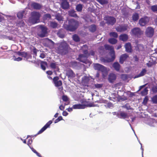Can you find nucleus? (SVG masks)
Wrapping results in <instances>:
<instances>
[{
  "mask_svg": "<svg viewBox=\"0 0 157 157\" xmlns=\"http://www.w3.org/2000/svg\"><path fill=\"white\" fill-rule=\"evenodd\" d=\"M101 5H104L108 3V2L106 0H96Z\"/></svg>",
  "mask_w": 157,
  "mask_h": 157,
  "instance_id": "obj_45",
  "label": "nucleus"
},
{
  "mask_svg": "<svg viewBox=\"0 0 157 157\" xmlns=\"http://www.w3.org/2000/svg\"><path fill=\"white\" fill-rule=\"evenodd\" d=\"M68 23H64L63 27L66 30L73 32L76 30L79 25L78 22L74 19H71L68 20Z\"/></svg>",
  "mask_w": 157,
  "mask_h": 157,
  "instance_id": "obj_1",
  "label": "nucleus"
},
{
  "mask_svg": "<svg viewBox=\"0 0 157 157\" xmlns=\"http://www.w3.org/2000/svg\"><path fill=\"white\" fill-rule=\"evenodd\" d=\"M83 6L82 4H78L76 6V10L77 11L81 12L82 10Z\"/></svg>",
  "mask_w": 157,
  "mask_h": 157,
  "instance_id": "obj_33",
  "label": "nucleus"
},
{
  "mask_svg": "<svg viewBox=\"0 0 157 157\" xmlns=\"http://www.w3.org/2000/svg\"><path fill=\"white\" fill-rule=\"evenodd\" d=\"M62 99L64 101H67L68 100V98L66 95H63L62 96Z\"/></svg>",
  "mask_w": 157,
  "mask_h": 157,
  "instance_id": "obj_53",
  "label": "nucleus"
},
{
  "mask_svg": "<svg viewBox=\"0 0 157 157\" xmlns=\"http://www.w3.org/2000/svg\"><path fill=\"white\" fill-rule=\"evenodd\" d=\"M128 56L126 54H124L121 55L120 58V62L121 64H123L124 61L128 57Z\"/></svg>",
  "mask_w": 157,
  "mask_h": 157,
  "instance_id": "obj_25",
  "label": "nucleus"
},
{
  "mask_svg": "<svg viewBox=\"0 0 157 157\" xmlns=\"http://www.w3.org/2000/svg\"><path fill=\"white\" fill-rule=\"evenodd\" d=\"M143 33V31L138 27H135L132 29L130 32L132 36L138 38L140 37Z\"/></svg>",
  "mask_w": 157,
  "mask_h": 157,
  "instance_id": "obj_8",
  "label": "nucleus"
},
{
  "mask_svg": "<svg viewBox=\"0 0 157 157\" xmlns=\"http://www.w3.org/2000/svg\"><path fill=\"white\" fill-rule=\"evenodd\" d=\"M89 55H90L92 56H93L94 55V52L93 51H92L90 52V53H89Z\"/></svg>",
  "mask_w": 157,
  "mask_h": 157,
  "instance_id": "obj_63",
  "label": "nucleus"
},
{
  "mask_svg": "<svg viewBox=\"0 0 157 157\" xmlns=\"http://www.w3.org/2000/svg\"><path fill=\"white\" fill-rule=\"evenodd\" d=\"M148 21L149 20L147 17H142L140 19L139 23L140 26H143L147 24Z\"/></svg>",
  "mask_w": 157,
  "mask_h": 157,
  "instance_id": "obj_14",
  "label": "nucleus"
},
{
  "mask_svg": "<svg viewBox=\"0 0 157 157\" xmlns=\"http://www.w3.org/2000/svg\"><path fill=\"white\" fill-rule=\"evenodd\" d=\"M69 16L73 17H77V15L75 11L73 9L71 10L68 11Z\"/></svg>",
  "mask_w": 157,
  "mask_h": 157,
  "instance_id": "obj_27",
  "label": "nucleus"
},
{
  "mask_svg": "<svg viewBox=\"0 0 157 157\" xmlns=\"http://www.w3.org/2000/svg\"><path fill=\"white\" fill-rule=\"evenodd\" d=\"M121 78L123 80H125L127 78V76L126 75L122 74L121 75Z\"/></svg>",
  "mask_w": 157,
  "mask_h": 157,
  "instance_id": "obj_52",
  "label": "nucleus"
},
{
  "mask_svg": "<svg viewBox=\"0 0 157 157\" xmlns=\"http://www.w3.org/2000/svg\"><path fill=\"white\" fill-rule=\"evenodd\" d=\"M40 16L39 12L33 11L31 13V17L29 18V20L33 24L36 23L39 21Z\"/></svg>",
  "mask_w": 157,
  "mask_h": 157,
  "instance_id": "obj_6",
  "label": "nucleus"
},
{
  "mask_svg": "<svg viewBox=\"0 0 157 157\" xmlns=\"http://www.w3.org/2000/svg\"><path fill=\"white\" fill-rule=\"evenodd\" d=\"M148 90L147 88H145L141 92V94L142 96H145L147 94Z\"/></svg>",
  "mask_w": 157,
  "mask_h": 157,
  "instance_id": "obj_43",
  "label": "nucleus"
},
{
  "mask_svg": "<svg viewBox=\"0 0 157 157\" xmlns=\"http://www.w3.org/2000/svg\"><path fill=\"white\" fill-rule=\"evenodd\" d=\"M45 57V55L43 53H41L40 56V57L42 59L44 58Z\"/></svg>",
  "mask_w": 157,
  "mask_h": 157,
  "instance_id": "obj_59",
  "label": "nucleus"
},
{
  "mask_svg": "<svg viewBox=\"0 0 157 157\" xmlns=\"http://www.w3.org/2000/svg\"><path fill=\"white\" fill-rule=\"evenodd\" d=\"M127 29L128 25H124L117 27L116 28V30L117 32H121L126 30Z\"/></svg>",
  "mask_w": 157,
  "mask_h": 157,
  "instance_id": "obj_18",
  "label": "nucleus"
},
{
  "mask_svg": "<svg viewBox=\"0 0 157 157\" xmlns=\"http://www.w3.org/2000/svg\"><path fill=\"white\" fill-rule=\"evenodd\" d=\"M94 67L95 70L101 71L102 72V77L104 78L107 75L108 70L102 65L99 63H95Z\"/></svg>",
  "mask_w": 157,
  "mask_h": 157,
  "instance_id": "obj_5",
  "label": "nucleus"
},
{
  "mask_svg": "<svg viewBox=\"0 0 157 157\" xmlns=\"http://www.w3.org/2000/svg\"><path fill=\"white\" fill-rule=\"evenodd\" d=\"M27 13V11L26 9L21 10L17 13V17L19 19H21L25 17V16Z\"/></svg>",
  "mask_w": 157,
  "mask_h": 157,
  "instance_id": "obj_16",
  "label": "nucleus"
},
{
  "mask_svg": "<svg viewBox=\"0 0 157 157\" xmlns=\"http://www.w3.org/2000/svg\"><path fill=\"white\" fill-rule=\"evenodd\" d=\"M13 59L14 61H21L22 60V58L20 57H16L15 56H13Z\"/></svg>",
  "mask_w": 157,
  "mask_h": 157,
  "instance_id": "obj_48",
  "label": "nucleus"
},
{
  "mask_svg": "<svg viewBox=\"0 0 157 157\" xmlns=\"http://www.w3.org/2000/svg\"><path fill=\"white\" fill-rule=\"evenodd\" d=\"M40 64L41 68L43 70H45L46 69V66L47 65V62L45 61H41Z\"/></svg>",
  "mask_w": 157,
  "mask_h": 157,
  "instance_id": "obj_36",
  "label": "nucleus"
},
{
  "mask_svg": "<svg viewBox=\"0 0 157 157\" xmlns=\"http://www.w3.org/2000/svg\"><path fill=\"white\" fill-rule=\"evenodd\" d=\"M104 47L106 50L110 51L109 53L111 57V58L109 61L111 62L113 61L115 58V55L113 47L108 44L105 45Z\"/></svg>",
  "mask_w": 157,
  "mask_h": 157,
  "instance_id": "obj_9",
  "label": "nucleus"
},
{
  "mask_svg": "<svg viewBox=\"0 0 157 157\" xmlns=\"http://www.w3.org/2000/svg\"><path fill=\"white\" fill-rule=\"evenodd\" d=\"M82 48V49L84 48H86V50H83V54L79 55L77 59L81 62L88 64L89 66H90L91 64V62L87 59V57L89 56V54L86 49L87 48V46L84 45Z\"/></svg>",
  "mask_w": 157,
  "mask_h": 157,
  "instance_id": "obj_2",
  "label": "nucleus"
},
{
  "mask_svg": "<svg viewBox=\"0 0 157 157\" xmlns=\"http://www.w3.org/2000/svg\"><path fill=\"white\" fill-rule=\"evenodd\" d=\"M139 143H140V144L141 145V149L142 150V157H143V151H144V149H143L142 148V144L141 143H140V141L139 140Z\"/></svg>",
  "mask_w": 157,
  "mask_h": 157,
  "instance_id": "obj_61",
  "label": "nucleus"
},
{
  "mask_svg": "<svg viewBox=\"0 0 157 157\" xmlns=\"http://www.w3.org/2000/svg\"><path fill=\"white\" fill-rule=\"evenodd\" d=\"M108 41L110 43L112 44H114L117 43V40L114 38H111L109 39Z\"/></svg>",
  "mask_w": 157,
  "mask_h": 157,
  "instance_id": "obj_34",
  "label": "nucleus"
},
{
  "mask_svg": "<svg viewBox=\"0 0 157 157\" xmlns=\"http://www.w3.org/2000/svg\"><path fill=\"white\" fill-rule=\"evenodd\" d=\"M78 64L76 61H72L70 63V66L73 68H75L78 65Z\"/></svg>",
  "mask_w": 157,
  "mask_h": 157,
  "instance_id": "obj_39",
  "label": "nucleus"
},
{
  "mask_svg": "<svg viewBox=\"0 0 157 157\" xmlns=\"http://www.w3.org/2000/svg\"><path fill=\"white\" fill-rule=\"evenodd\" d=\"M46 73L48 75H52V72L50 71H47L46 72Z\"/></svg>",
  "mask_w": 157,
  "mask_h": 157,
  "instance_id": "obj_60",
  "label": "nucleus"
},
{
  "mask_svg": "<svg viewBox=\"0 0 157 157\" xmlns=\"http://www.w3.org/2000/svg\"><path fill=\"white\" fill-rule=\"evenodd\" d=\"M73 40L76 42H78L80 40V39L78 36L76 34L74 35L73 36Z\"/></svg>",
  "mask_w": 157,
  "mask_h": 157,
  "instance_id": "obj_41",
  "label": "nucleus"
},
{
  "mask_svg": "<svg viewBox=\"0 0 157 157\" xmlns=\"http://www.w3.org/2000/svg\"><path fill=\"white\" fill-rule=\"evenodd\" d=\"M52 122L51 120L49 121L38 132L37 135L40 134L44 132L47 128L49 127Z\"/></svg>",
  "mask_w": 157,
  "mask_h": 157,
  "instance_id": "obj_15",
  "label": "nucleus"
},
{
  "mask_svg": "<svg viewBox=\"0 0 157 157\" xmlns=\"http://www.w3.org/2000/svg\"><path fill=\"white\" fill-rule=\"evenodd\" d=\"M52 69H55L56 68V63H52L50 65Z\"/></svg>",
  "mask_w": 157,
  "mask_h": 157,
  "instance_id": "obj_50",
  "label": "nucleus"
},
{
  "mask_svg": "<svg viewBox=\"0 0 157 157\" xmlns=\"http://www.w3.org/2000/svg\"><path fill=\"white\" fill-rule=\"evenodd\" d=\"M123 107L126 108L128 110L130 109V106L126 104L124 105L123 106Z\"/></svg>",
  "mask_w": 157,
  "mask_h": 157,
  "instance_id": "obj_55",
  "label": "nucleus"
},
{
  "mask_svg": "<svg viewBox=\"0 0 157 157\" xmlns=\"http://www.w3.org/2000/svg\"><path fill=\"white\" fill-rule=\"evenodd\" d=\"M43 18L44 20H49L51 18V15L50 14H46L44 15Z\"/></svg>",
  "mask_w": 157,
  "mask_h": 157,
  "instance_id": "obj_42",
  "label": "nucleus"
},
{
  "mask_svg": "<svg viewBox=\"0 0 157 157\" xmlns=\"http://www.w3.org/2000/svg\"><path fill=\"white\" fill-rule=\"evenodd\" d=\"M31 6L34 9L36 10H40L42 7V6L41 4L35 2L32 3Z\"/></svg>",
  "mask_w": 157,
  "mask_h": 157,
  "instance_id": "obj_20",
  "label": "nucleus"
},
{
  "mask_svg": "<svg viewBox=\"0 0 157 157\" xmlns=\"http://www.w3.org/2000/svg\"><path fill=\"white\" fill-rule=\"evenodd\" d=\"M58 49L59 53L65 54L67 52L68 45L65 41L61 42L59 44Z\"/></svg>",
  "mask_w": 157,
  "mask_h": 157,
  "instance_id": "obj_7",
  "label": "nucleus"
},
{
  "mask_svg": "<svg viewBox=\"0 0 157 157\" xmlns=\"http://www.w3.org/2000/svg\"><path fill=\"white\" fill-rule=\"evenodd\" d=\"M139 14L137 13H135L132 16V19L133 21H136L139 19Z\"/></svg>",
  "mask_w": 157,
  "mask_h": 157,
  "instance_id": "obj_37",
  "label": "nucleus"
},
{
  "mask_svg": "<svg viewBox=\"0 0 157 157\" xmlns=\"http://www.w3.org/2000/svg\"><path fill=\"white\" fill-rule=\"evenodd\" d=\"M67 74L69 78H72L75 76V74L71 69H69L67 71Z\"/></svg>",
  "mask_w": 157,
  "mask_h": 157,
  "instance_id": "obj_23",
  "label": "nucleus"
},
{
  "mask_svg": "<svg viewBox=\"0 0 157 157\" xmlns=\"http://www.w3.org/2000/svg\"><path fill=\"white\" fill-rule=\"evenodd\" d=\"M117 116L120 118L125 119L127 117L128 114L124 112H121L117 114Z\"/></svg>",
  "mask_w": 157,
  "mask_h": 157,
  "instance_id": "obj_22",
  "label": "nucleus"
},
{
  "mask_svg": "<svg viewBox=\"0 0 157 157\" xmlns=\"http://www.w3.org/2000/svg\"><path fill=\"white\" fill-rule=\"evenodd\" d=\"M62 114L63 116H66L68 115V113L66 111H63Z\"/></svg>",
  "mask_w": 157,
  "mask_h": 157,
  "instance_id": "obj_58",
  "label": "nucleus"
},
{
  "mask_svg": "<svg viewBox=\"0 0 157 157\" xmlns=\"http://www.w3.org/2000/svg\"><path fill=\"white\" fill-rule=\"evenodd\" d=\"M63 120V118L62 116H60L58 118L56 119L55 121V123H58V122L59 121L61 120Z\"/></svg>",
  "mask_w": 157,
  "mask_h": 157,
  "instance_id": "obj_51",
  "label": "nucleus"
},
{
  "mask_svg": "<svg viewBox=\"0 0 157 157\" xmlns=\"http://www.w3.org/2000/svg\"><path fill=\"white\" fill-rule=\"evenodd\" d=\"M59 109L61 110H63L64 109V106L63 105H61L59 106Z\"/></svg>",
  "mask_w": 157,
  "mask_h": 157,
  "instance_id": "obj_57",
  "label": "nucleus"
},
{
  "mask_svg": "<svg viewBox=\"0 0 157 157\" xmlns=\"http://www.w3.org/2000/svg\"><path fill=\"white\" fill-rule=\"evenodd\" d=\"M6 17L8 22V24H11L8 25L10 27H13L15 24H16L17 26L21 27H24L25 25V23L24 21L21 20H19L16 22V17L14 16H11L6 15Z\"/></svg>",
  "mask_w": 157,
  "mask_h": 157,
  "instance_id": "obj_3",
  "label": "nucleus"
},
{
  "mask_svg": "<svg viewBox=\"0 0 157 157\" xmlns=\"http://www.w3.org/2000/svg\"><path fill=\"white\" fill-rule=\"evenodd\" d=\"M110 36L115 38H117L118 37V34L117 33L115 32H112L109 33Z\"/></svg>",
  "mask_w": 157,
  "mask_h": 157,
  "instance_id": "obj_44",
  "label": "nucleus"
},
{
  "mask_svg": "<svg viewBox=\"0 0 157 157\" xmlns=\"http://www.w3.org/2000/svg\"><path fill=\"white\" fill-rule=\"evenodd\" d=\"M48 25L50 27L53 29H56L58 26L57 23L53 21L49 22Z\"/></svg>",
  "mask_w": 157,
  "mask_h": 157,
  "instance_id": "obj_24",
  "label": "nucleus"
},
{
  "mask_svg": "<svg viewBox=\"0 0 157 157\" xmlns=\"http://www.w3.org/2000/svg\"><path fill=\"white\" fill-rule=\"evenodd\" d=\"M95 87L97 88H99L102 87V85L101 84H95Z\"/></svg>",
  "mask_w": 157,
  "mask_h": 157,
  "instance_id": "obj_54",
  "label": "nucleus"
},
{
  "mask_svg": "<svg viewBox=\"0 0 157 157\" xmlns=\"http://www.w3.org/2000/svg\"><path fill=\"white\" fill-rule=\"evenodd\" d=\"M155 123L156 122L155 120L150 119L149 120L148 124L151 126H154Z\"/></svg>",
  "mask_w": 157,
  "mask_h": 157,
  "instance_id": "obj_38",
  "label": "nucleus"
},
{
  "mask_svg": "<svg viewBox=\"0 0 157 157\" xmlns=\"http://www.w3.org/2000/svg\"><path fill=\"white\" fill-rule=\"evenodd\" d=\"M116 79V75L113 73L109 74L108 77V80L110 83H113Z\"/></svg>",
  "mask_w": 157,
  "mask_h": 157,
  "instance_id": "obj_21",
  "label": "nucleus"
},
{
  "mask_svg": "<svg viewBox=\"0 0 157 157\" xmlns=\"http://www.w3.org/2000/svg\"><path fill=\"white\" fill-rule=\"evenodd\" d=\"M154 33V29L151 27H147L146 30V34L148 37H152Z\"/></svg>",
  "mask_w": 157,
  "mask_h": 157,
  "instance_id": "obj_13",
  "label": "nucleus"
},
{
  "mask_svg": "<svg viewBox=\"0 0 157 157\" xmlns=\"http://www.w3.org/2000/svg\"><path fill=\"white\" fill-rule=\"evenodd\" d=\"M56 19L59 22H62L63 21V18L61 15L60 14H57L56 16Z\"/></svg>",
  "mask_w": 157,
  "mask_h": 157,
  "instance_id": "obj_29",
  "label": "nucleus"
},
{
  "mask_svg": "<svg viewBox=\"0 0 157 157\" xmlns=\"http://www.w3.org/2000/svg\"><path fill=\"white\" fill-rule=\"evenodd\" d=\"M40 28L41 30V32H38V35L41 38L44 37L47 33V28L43 26H40Z\"/></svg>",
  "mask_w": 157,
  "mask_h": 157,
  "instance_id": "obj_12",
  "label": "nucleus"
},
{
  "mask_svg": "<svg viewBox=\"0 0 157 157\" xmlns=\"http://www.w3.org/2000/svg\"><path fill=\"white\" fill-rule=\"evenodd\" d=\"M89 29L90 32H94L96 30V26L95 25H92L89 27Z\"/></svg>",
  "mask_w": 157,
  "mask_h": 157,
  "instance_id": "obj_35",
  "label": "nucleus"
},
{
  "mask_svg": "<svg viewBox=\"0 0 157 157\" xmlns=\"http://www.w3.org/2000/svg\"><path fill=\"white\" fill-rule=\"evenodd\" d=\"M152 101L154 103H157V95L153 96L152 99Z\"/></svg>",
  "mask_w": 157,
  "mask_h": 157,
  "instance_id": "obj_47",
  "label": "nucleus"
},
{
  "mask_svg": "<svg viewBox=\"0 0 157 157\" xmlns=\"http://www.w3.org/2000/svg\"><path fill=\"white\" fill-rule=\"evenodd\" d=\"M59 78L58 77H54L53 79V81L55 86L58 87H59V91H61L63 89L62 85V82L61 80H59Z\"/></svg>",
  "mask_w": 157,
  "mask_h": 157,
  "instance_id": "obj_11",
  "label": "nucleus"
},
{
  "mask_svg": "<svg viewBox=\"0 0 157 157\" xmlns=\"http://www.w3.org/2000/svg\"><path fill=\"white\" fill-rule=\"evenodd\" d=\"M81 82L82 84L85 87L91 88L94 84V79L89 75H85L82 77Z\"/></svg>",
  "mask_w": 157,
  "mask_h": 157,
  "instance_id": "obj_4",
  "label": "nucleus"
},
{
  "mask_svg": "<svg viewBox=\"0 0 157 157\" xmlns=\"http://www.w3.org/2000/svg\"><path fill=\"white\" fill-rule=\"evenodd\" d=\"M61 7L63 9H67L69 7V2L67 0H62L60 4Z\"/></svg>",
  "mask_w": 157,
  "mask_h": 157,
  "instance_id": "obj_17",
  "label": "nucleus"
},
{
  "mask_svg": "<svg viewBox=\"0 0 157 157\" xmlns=\"http://www.w3.org/2000/svg\"><path fill=\"white\" fill-rule=\"evenodd\" d=\"M35 154L36 155L38 156V157H42V156L41 155H40V154L39 153H38V152H36Z\"/></svg>",
  "mask_w": 157,
  "mask_h": 157,
  "instance_id": "obj_64",
  "label": "nucleus"
},
{
  "mask_svg": "<svg viewBox=\"0 0 157 157\" xmlns=\"http://www.w3.org/2000/svg\"><path fill=\"white\" fill-rule=\"evenodd\" d=\"M86 107V105H85L78 104L73 105L72 108L74 109H85Z\"/></svg>",
  "mask_w": 157,
  "mask_h": 157,
  "instance_id": "obj_19",
  "label": "nucleus"
},
{
  "mask_svg": "<svg viewBox=\"0 0 157 157\" xmlns=\"http://www.w3.org/2000/svg\"><path fill=\"white\" fill-rule=\"evenodd\" d=\"M152 91L154 93H156L157 92V86H154L152 88Z\"/></svg>",
  "mask_w": 157,
  "mask_h": 157,
  "instance_id": "obj_49",
  "label": "nucleus"
},
{
  "mask_svg": "<svg viewBox=\"0 0 157 157\" xmlns=\"http://www.w3.org/2000/svg\"><path fill=\"white\" fill-rule=\"evenodd\" d=\"M113 67L117 71H119L120 70V65L118 62H115L113 65Z\"/></svg>",
  "mask_w": 157,
  "mask_h": 157,
  "instance_id": "obj_28",
  "label": "nucleus"
},
{
  "mask_svg": "<svg viewBox=\"0 0 157 157\" xmlns=\"http://www.w3.org/2000/svg\"><path fill=\"white\" fill-rule=\"evenodd\" d=\"M17 54L18 55L24 57H26L27 56V54L26 52H17Z\"/></svg>",
  "mask_w": 157,
  "mask_h": 157,
  "instance_id": "obj_40",
  "label": "nucleus"
},
{
  "mask_svg": "<svg viewBox=\"0 0 157 157\" xmlns=\"http://www.w3.org/2000/svg\"><path fill=\"white\" fill-rule=\"evenodd\" d=\"M57 35L61 38H63L64 36V30L63 29H60L59 30L57 33Z\"/></svg>",
  "mask_w": 157,
  "mask_h": 157,
  "instance_id": "obj_31",
  "label": "nucleus"
},
{
  "mask_svg": "<svg viewBox=\"0 0 157 157\" xmlns=\"http://www.w3.org/2000/svg\"><path fill=\"white\" fill-rule=\"evenodd\" d=\"M120 40L123 41H126L128 39V36L126 34L121 35L119 36Z\"/></svg>",
  "mask_w": 157,
  "mask_h": 157,
  "instance_id": "obj_32",
  "label": "nucleus"
},
{
  "mask_svg": "<svg viewBox=\"0 0 157 157\" xmlns=\"http://www.w3.org/2000/svg\"><path fill=\"white\" fill-rule=\"evenodd\" d=\"M73 108H69L68 109H67V111L69 112H71L73 110Z\"/></svg>",
  "mask_w": 157,
  "mask_h": 157,
  "instance_id": "obj_62",
  "label": "nucleus"
},
{
  "mask_svg": "<svg viewBox=\"0 0 157 157\" xmlns=\"http://www.w3.org/2000/svg\"><path fill=\"white\" fill-rule=\"evenodd\" d=\"M125 47L127 52H132L131 46L130 43H126L125 45Z\"/></svg>",
  "mask_w": 157,
  "mask_h": 157,
  "instance_id": "obj_26",
  "label": "nucleus"
},
{
  "mask_svg": "<svg viewBox=\"0 0 157 157\" xmlns=\"http://www.w3.org/2000/svg\"><path fill=\"white\" fill-rule=\"evenodd\" d=\"M104 20L106 21V23L109 25H113L116 22V19L115 18L109 16H105Z\"/></svg>",
  "mask_w": 157,
  "mask_h": 157,
  "instance_id": "obj_10",
  "label": "nucleus"
},
{
  "mask_svg": "<svg viewBox=\"0 0 157 157\" xmlns=\"http://www.w3.org/2000/svg\"><path fill=\"white\" fill-rule=\"evenodd\" d=\"M32 142V140L31 139H30L27 142V144L29 146V145H30Z\"/></svg>",
  "mask_w": 157,
  "mask_h": 157,
  "instance_id": "obj_56",
  "label": "nucleus"
},
{
  "mask_svg": "<svg viewBox=\"0 0 157 157\" xmlns=\"http://www.w3.org/2000/svg\"><path fill=\"white\" fill-rule=\"evenodd\" d=\"M147 72V70L145 69H143L142 71H141V72L140 73L137 75H136L135 77V78H137L140 77L144 75L145 74H146V72Z\"/></svg>",
  "mask_w": 157,
  "mask_h": 157,
  "instance_id": "obj_30",
  "label": "nucleus"
},
{
  "mask_svg": "<svg viewBox=\"0 0 157 157\" xmlns=\"http://www.w3.org/2000/svg\"><path fill=\"white\" fill-rule=\"evenodd\" d=\"M151 9L153 12L157 11V5L151 6Z\"/></svg>",
  "mask_w": 157,
  "mask_h": 157,
  "instance_id": "obj_46",
  "label": "nucleus"
}]
</instances>
